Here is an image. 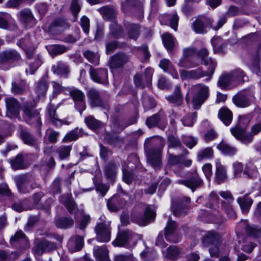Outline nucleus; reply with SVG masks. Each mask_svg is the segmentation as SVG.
<instances>
[{
	"mask_svg": "<svg viewBox=\"0 0 261 261\" xmlns=\"http://www.w3.org/2000/svg\"><path fill=\"white\" fill-rule=\"evenodd\" d=\"M150 141L153 145L147 153V162L155 170L159 169L162 167L161 152L165 144V140L160 137H157L153 139H147L145 142Z\"/></svg>",
	"mask_w": 261,
	"mask_h": 261,
	"instance_id": "f257e3e1",
	"label": "nucleus"
},
{
	"mask_svg": "<svg viewBox=\"0 0 261 261\" xmlns=\"http://www.w3.org/2000/svg\"><path fill=\"white\" fill-rule=\"evenodd\" d=\"M139 236L129 230H125L119 233L116 239L112 242L115 247H125L130 248L136 245Z\"/></svg>",
	"mask_w": 261,
	"mask_h": 261,
	"instance_id": "f03ea898",
	"label": "nucleus"
},
{
	"mask_svg": "<svg viewBox=\"0 0 261 261\" xmlns=\"http://www.w3.org/2000/svg\"><path fill=\"white\" fill-rule=\"evenodd\" d=\"M110 32L107 36L106 42L107 54L113 52L118 46L116 41H113V39L120 38L123 36V31L119 25L115 22H112L110 25Z\"/></svg>",
	"mask_w": 261,
	"mask_h": 261,
	"instance_id": "7ed1b4c3",
	"label": "nucleus"
},
{
	"mask_svg": "<svg viewBox=\"0 0 261 261\" xmlns=\"http://www.w3.org/2000/svg\"><path fill=\"white\" fill-rule=\"evenodd\" d=\"M196 93L193 96L192 102L195 109H198L208 95V87L203 84H198L191 88Z\"/></svg>",
	"mask_w": 261,
	"mask_h": 261,
	"instance_id": "20e7f679",
	"label": "nucleus"
},
{
	"mask_svg": "<svg viewBox=\"0 0 261 261\" xmlns=\"http://www.w3.org/2000/svg\"><path fill=\"white\" fill-rule=\"evenodd\" d=\"M96 240L100 242H108L111 239V227L110 222L104 221L98 223L95 227Z\"/></svg>",
	"mask_w": 261,
	"mask_h": 261,
	"instance_id": "39448f33",
	"label": "nucleus"
},
{
	"mask_svg": "<svg viewBox=\"0 0 261 261\" xmlns=\"http://www.w3.org/2000/svg\"><path fill=\"white\" fill-rule=\"evenodd\" d=\"M23 112L25 115L24 118L28 123L34 124L38 128L41 127L42 123L38 112L33 107H31L28 102L23 104Z\"/></svg>",
	"mask_w": 261,
	"mask_h": 261,
	"instance_id": "423d86ee",
	"label": "nucleus"
},
{
	"mask_svg": "<svg viewBox=\"0 0 261 261\" xmlns=\"http://www.w3.org/2000/svg\"><path fill=\"white\" fill-rule=\"evenodd\" d=\"M129 59L126 54L122 52L117 53L110 57L108 65L112 70L122 68L129 61Z\"/></svg>",
	"mask_w": 261,
	"mask_h": 261,
	"instance_id": "0eeeda50",
	"label": "nucleus"
},
{
	"mask_svg": "<svg viewBox=\"0 0 261 261\" xmlns=\"http://www.w3.org/2000/svg\"><path fill=\"white\" fill-rule=\"evenodd\" d=\"M19 22L25 28H29L34 27L36 23L32 11L29 9L21 10L17 14Z\"/></svg>",
	"mask_w": 261,
	"mask_h": 261,
	"instance_id": "6e6552de",
	"label": "nucleus"
},
{
	"mask_svg": "<svg viewBox=\"0 0 261 261\" xmlns=\"http://www.w3.org/2000/svg\"><path fill=\"white\" fill-rule=\"evenodd\" d=\"M190 199L185 197L182 200L173 202L171 206V210L173 215L177 217H181L187 215L189 208Z\"/></svg>",
	"mask_w": 261,
	"mask_h": 261,
	"instance_id": "1a4fd4ad",
	"label": "nucleus"
},
{
	"mask_svg": "<svg viewBox=\"0 0 261 261\" xmlns=\"http://www.w3.org/2000/svg\"><path fill=\"white\" fill-rule=\"evenodd\" d=\"M69 94L74 102L75 108L80 113H82L86 109L84 93L77 89L72 88L69 90Z\"/></svg>",
	"mask_w": 261,
	"mask_h": 261,
	"instance_id": "9d476101",
	"label": "nucleus"
},
{
	"mask_svg": "<svg viewBox=\"0 0 261 261\" xmlns=\"http://www.w3.org/2000/svg\"><path fill=\"white\" fill-rule=\"evenodd\" d=\"M89 73L94 82L104 85L108 84V72L107 69H95L91 66Z\"/></svg>",
	"mask_w": 261,
	"mask_h": 261,
	"instance_id": "9b49d317",
	"label": "nucleus"
},
{
	"mask_svg": "<svg viewBox=\"0 0 261 261\" xmlns=\"http://www.w3.org/2000/svg\"><path fill=\"white\" fill-rule=\"evenodd\" d=\"M177 225L172 220H169L165 228V236L167 241L171 243H177L179 241L181 236L176 232Z\"/></svg>",
	"mask_w": 261,
	"mask_h": 261,
	"instance_id": "f8f14e48",
	"label": "nucleus"
},
{
	"mask_svg": "<svg viewBox=\"0 0 261 261\" xmlns=\"http://www.w3.org/2000/svg\"><path fill=\"white\" fill-rule=\"evenodd\" d=\"M253 97L254 92H251L248 94L246 91L239 92L232 97V101L234 104L238 107L244 108L248 107L250 105V100L248 96Z\"/></svg>",
	"mask_w": 261,
	"mask_h": 261,
	"instance_id": "ddd939ff",
	"label": "nucleus"
},
{
	"mask_svg": "<svg viewBox=\"0 0 261 261\" xmlns=\"http://www.w3.org/2000/svg\"><path fill=\"white\" fill-rule=\"evenodd\" d=\"M18 192L21 194L29 193L31 191L30 188V177L27 175L18 176L15 178Z\"/></svg>",
	"mask_w": 261,
	"mask_h": 261,
	"instance_id": "4468645a",
	"label": "nucleus"
},
{
	"mask_svg": "<svg viewBox=\"0 0 261 261\" xmlns=\"http://www.w3.org/2000/svg\"><path fill=\"white\" fill-rule=\"evenodd\" d=\"M153 70L151 68H147L145 70V80L142 81V76L141 74H136L134 79V83L138 87L143 88L145 86H150L152 81Z\"/></svg>",
	"mask_w": 261,
	"mask_h": 261,
	"instance_id": "2eb2a0df",
	"label": "nucleus"
},
{
	"mask_svg": "<svg viewBox=\"0 0 261 261\" xmlns=\"http://www.w3.org/2000/svg\"><path fill=\"white\" fill-rule=\"evenodd\" d=\"M212 68L207 67V69L204 71L202 68H199L195 70H191V79H199L203 77H207L206 81H209L212 77L215 72V64L212 63Z\"/></svg>",
	"mask_w": 261,
	"mask_h": 261,
	"instance_id": "dca6fc26",
	"label": "nucleus"
},
{
	"mask_svg": "<svg viewBox=\"0 0 261 261\" xmlns=\"http://www.w3.org/2000/svg\"><path fill=\"white\" fill-rule=\"evenodd\" d=\"M232 79L230 72H223L219 77L217 86L222 90H229L235 87Z\"/></svg>",
	"mask_w": 261,
	"mask_h": 261,
	"instance_id": "f3484780",
	"label": "nucleus"
},
{
	"mask_svg": "<svg viewBox=\"0 0 261 261\" xmlns=\"http://www.w3.org/2000/svg\"><path fill=\"white\" fill-rule=\"evenodd\" d=\"M11 245L16 248H25L28 247L27 238L21 231H17L10 239Z\"/></svg>",
	"mask_w": 261,
	"mask_h": 261,
	"instance_id": "a211bd4d",
	"label": "nucleus"
},
{
	"mask_svg": "<svg viewBox=\"0 0 261 261\" xmlns=\"http://www.w3.org/2000/svg\"><path fill=\"white\" fill-rule=\"evenodd\" d=\"M57 246L55 243L47 240H43L37 243L34 247V252L38 255H42L45 252L55 250Z\"/></svg>",
	"mask_w": 261,
	"mask_h": 261,
	"instance_id": "6ab92c4d",
	"label": "nucleus"
},
{
	"mask_svg": "<svg viewBox=\"0 0 261 261\" xmlns=\"http://www.w3.org/2000/svg\"><path fill=\"white\" fill-rule=\"evenodd\" d=\"M177 182L191 189L193 192L203 185L202 180L197 175H193L188 179L178 180Z\"/></svg>",
	"mask_w": 261,
	"mask_h": 261,
	"instance_id": "aec40b11",
	"label": "nucleus"
},
{
	"mask_svg": "<svg viewBox=\"0 0 261 261\" xmlns=\"http://www.w3.org/2000/svg\"><path fill=\"white\" fill-rule=\"evenodd\" d=\"M20 59V55L15 49L7 50L0 53V63L3 64L10 60L17 61Z\"/></svg>",
	"mask_w": 261,
	"mask_h": 261,
	"instance_id": "412c9836",
	"label": "nucleus"
},
{
	"mask_svg": "<svg viewBox=\"0 0 261 261\" xmlns=\"http://www.w3.org/2000/svg\"><path fill=\"white\" fill-rule=\"evenodd\" d=\"M7 110V115L10 117L17 116L19 115V104L17 100L13 97L5 99Z\"/></svg>",
	"mask_w": 261,
	"mask_h": 261,
	"instance_id": "4be33fe9",
	"label": "nucleus"
},
{
	"mask_svg": "<svg viewBox=\"0 0 261 261\" xmlns=\"http://www.w3.org/2000/svg\"><path fill=\"white\" fill-rule=\"evenodd\" d=\"M210 25H211V19L205 16H201L193 22L192 27L197 33H202L204 28Z\"/></svg>",
	"mask_w": 261,
	"mask_h": 261,
	"instance_id": "5701e85b",
	"label": "nucleus"
},
{
	"mask_svg": "<svg viewBox=\"0 0 261 261\" xmlns=\"http://www.w3.org/2000/svg\"><path fill=\"white\" fill-rule=\"evenodd\" d=\"M166 98L169 103L173 104L175 106H180L183 102V96L180 86L176 85L173 93L166 96Z\"/></svg>",
	"mask_w": 261,
	"mask_h": 261,
	"instance_id": "b1692460",
	"label": "nucleus"
},
{
	"mask_svg": "<svg viewBox=\"0 0 261 261\" xmlns=\"http://www.w3.org/2000/svg\"><path fill=\"white\" fill-rule=\"evenodd\" d=\"M230 73L232 79L233 84L235 87L248 80V77L246 75L245 73L240 68H237L230 71Z\"/></svg>",
	"mask_w": 261,
	"mask_h": 261,
	"instance_id": "393cba45",
	"label": "nucleus"
},
{
	"mask_svg": "<svg viewBox=\"0 0 261 261\" xmlns=\"http://www.w3.org/2000/svg\"><path fill=\"white\" fill-rule=\"evenodd\" d=\"M87 95L92 107H103V102L100 98L98 91L96 89L93 88L89 89Z\"/></svg>",
	"mask_w": 261,
	"mask_h": 261,
	"instance_id": "a878e982",
	"label": "nucleus"
},
{
	"mask_svg": "<svg viewBox=\"0 0 261 261\" xmlns=\"http://www.w3.org/2000/svg\"><path fill=\"white\" fill-rule=\"evenodd\" d=\"M108 253L109 251L106 245L94 247L93 255L96 261H110Z\"/></svg>",
	"mask_w": 261,
	"mask_h": 261,
	"instance_id": "bb28decb",
	"label": "nucleus"
},
{
	"mask_svg": "<svg viewBox=\"0 0 261 261\" xmlns=\"http://www.w3.org/2000/svg\"><path fill=\"white\" fill-rule=\"evenodd\" d=\"M198 56L200 58V63L203 64L206 67H209L212 68V63L215 64V69L217 66V62L215 60H213L212 58H207L209 54L208 50L206 48H202L200 49L198 51H197Z\"/></svg>",
	"mask_w": 261,
	"mask_h": 261,
	"instance_id": "cd10ccee",
	"label": "nucleus"
},
{
	"mask_svg": "<svg viewBox=\"0 0 261 261\" xmlns=\"http://www.w3.org/2000/svg\"><path fill=\"white\" fill-rule=\"evenodd\" d=\"M216 163V179L218 184L223 182L227 178L226 170L225 167L222 165L219 159L215 160Z\"/></svg>",
	"mask_w": 261,
	"mask_h": 261,
	"instance_id": "c85d7f7f",
	"label": "nucleus"
},
{
	"mask_svg": "<svg viewBox=\"0 0 261 261\" xmlns=\"http://www.w3.org/2000/svg\"><path fill=\"white\" fill-rule=\"evenodd\" d=\"M200 64L198 58L182 56L179 61L178 66L186 68H193L197 67Z\"/></svg>",
	"mask_w": 261,
	"mask_h": 261,
	"instance_id": "c756f323",
	"label": "nucleus"
},
{
	"mask_svg": "<svg viewBox=\"0 0 261 261\" xmlns=\"http://www.w3.org/2000/svg\"><path fill=\"white\" fill-rule=\"evenodd\" d=\"M60 201L65 206L70 214L76 215L79 210L72 198L69 195H64L60 197Z\"/></svg>",
	"mask_w": 261,
	"mask_h": 261,
	"instance_id": "7c9ffc66",
	"label": "nucleus"
},
{
	"mask_svg": "<svg viewBox=\"0 0 261 261\" xmlns=\"http://www.w3.org/2000/svg\"><path fill=\"white\" fill-rule=\"evenodd\" d=\"M202 243L205 246L215 244H220V238L218 234L215 232H207L203 237Z\"/></svg>",
	"mask_w": 261,
	"mask_h": 261,
	"instance_id": "2f4dec72",
	"label": "nucleus"
},
{
	"mask_svg": "<svg viewBox=\"0 0 261 261\" xmlns=\"http://www.w3.org/2000/svg\"><path fill=\"white\" fill-rule=\"evenodd\" d=\"M124 204V200L117 196H114L107 202V206L111 212H116Z\"/></svg>",
	"mask_w": 261,
	"mask_h": 261,
	"instance_id": "473e14b6",
	"label": "nucleus"
},
{
	"mask_svg": "<svg viewBox=\"0 0 261 261\" xmlns=\"http://www.w3.org/2000/svg\"><path fill=\"white\" fill-rule=\"evenodd\" d=\"M84 239L81 236H76L74 239H71L68 242L67 245L71 251H77L80 250L83 247Z\"/></svg>",
	"mask_w": 261,
	"mask_h": 261,
	"instance_id": "72a5a7b5",
	"label": "nucleus"
},
{
	"mask_svg": "<svg viewBox=\"0 0 261 261\" xmlns=\"http://www.w3.org/2000/svg\"><path fill=\"white\" fill-rule=\"evenodd\" d=\"M218 117L226 125H229L232 120V113L227 108H221L218 113Z\"/></svg>",
	"mask_w": 261,
	"mask_h": 261,
	"instance_id": "f704fd0d",
	"label": "nucleus"
},
{
	"mask_svg": "<svg viewBox=\"0 0 261 261\" xmlns=\"http://www.w3.org/2000/svg\"><path fill=\"white\" fill-rule=\"evenodd\" d=\"M125 27L127 30L128 37L136 40L140 35V26L138 24L128 22L125 24Z\"/></svg>",
	"mask_w": 261,
	"mask_h": 261,
	"instance_id": "c9c22d12",
	"label": "nucleus"
},
{
	"mask_svg": "<svg viewBox=\"0 0 261 261\" xmlns=\"http://www.w3.org/2000/svg\"><path fill=\"white\" fill-rule=\"evenodd\" d=\"M103 19L113 21L114 20L116 13L115 10L108 6H104L98 9Z\"/></svg>",
	"mask_w": 261,
	"mask_h": 261,
	"instance_id": "e433bc0d",
	"label": "nucleus"
},
{
	"mask_svg": "<svg viewBox=\"0 0 261 261\" xmlns=\"http://www.w3.org/2000/svg\"><path fill=\"white\" fill-rule=\"evenodd\" d=\"M155 217V213L153 208L150 206L146 207L144 215L138 223L141 225H145L153 220Z\"/></svg>",
	"mask_w": 261,
	"mask_h": 261,
	"instance_id": "4c0bfd02",
	"label": "nucleus"
},
{
	"mask_svg": "<svg viewBox=\"0 0 261 261\" xmlns=\"http://www.w3.org/2000/svg\"><path fill=\"white\" fill-rule=\"evenodd\" d=\"M49 54L51 56H57L67 51L69 48L60 44L50 45L47 47Z\"/></svg>",
	"mask_w": 261,
	"mask_h": 261,
	"instance_id": "58836bf2",
	"label": "nucleus"
},
{
	"mask_svg": "<svg viewBox=\"0 0 261 261\" xmlns=\"http://www.w3.org/2000/svg\"><path fill=\"white\" fill-rule=\"evenodd\" d=\"M237 202L239 204L243 212H247L253 203V200L247 195L239 197Z\"/></svg>",
	"mask_w": 261,
	"mask_h": 261,
	"instance_id": "ea45409f",
	"label": "nucleus"
},
{
	"mask_svg": "<svg viewBox=\"0 0 261 261\" xmlns=\"http://www.w3.org/2000/svg\"><path fill=\"white\" fill-rule=\"evenodd\" d=\"M20 136L24 144L33 146L35 144V140L28 130L22 127L20 128Z\"/></svg>",
	"mask_w": 261,
	"mask_h": 261,
	"instance_id": "a19ab883",
	"label": "nucleus"
},
{
	"mask_svg": "<svg viewBox=\"0 0 261 261\" xmlns=\"http://www.w3.org/2000/svg\"><path fill=\"white\" fill-rule=\"evenodd\" d=\"M217 147L222 153L227 155H233L235 154L237 151L235 147L231 146L223 142H220L217 145Z\"/></svg>",
	"mask_w": 261,
	"mask_h": 261,
	"instance_id": "79ce46f5",
	"label": "nucleus"
},
{
	"mask_svg": "<svg viewBox=\"0 0 261 261\" xmlns=\"http://www.w3.org/2000/svg\"><path fill=\"white\" fill-rule=\"evenodd\" d=\"M48 88V84L46 80L43 79H41L36 83L35 91L39 97L45 95Z\"/></svg>",
	"mask_w": 261,
	"mask_h": 261,
	"instance_id": "37998d69",
	"label": "nucleus"
},
{
	"mask_svg": "<svg viewBox=\"0 0 261 261\" xmlns=\"http://www.w3.org/2000/svg\"><path fill=\"white\" fill-rule=\"evenodd\" d=\"M50 27L52 29H58L63 31L69 27V24L63 18H59L55 19L50 24Z\"/></svg>",
	"mask_w": 261,
	"mask_h": 261,
	"instance_id": "c03bdc74",
	"label": "nucleus"
},
{
	"mask_svg": "<svg viewBox=\"0 0 261 261\" xmlns=\"http://www.w3.org/2000/svg\"><path fill=\"white\" fill-rule=\"evenodd\" d=\"M232 203L233 202H226L223 200L221 201V204L222 209L225 211L228 217L234 219L236 218V214L232 207Z\"/></svg>",
	"mask_w": 261,
	"mask_h": 261,
	"instance_id": "a18cd8bd",
	"label": "nucleus"
},
{
	"mask_svg": "<svg viewBox=\"0 0 261 261\" xmlns=\"http://www.w3.org/2000/svg\"><path fill=\"white\" fill-rule=\"evenodd\" d=\"M83 55L91 63L95 65L99 64L100 56L98 53L87 50L84 52Z\"/></svg>",
	"mask_w": 261,
	"mask_h": 261,
	"instance_id": "49530a36",
	"label": "nucleus"
},
{
	"mask_svg": "<svg viewBox=\"0 0 261 261\" xmlns=\"http://www.w3.org/2000/svg\"><path fill=\"white\" fill-rule=\"evenodd\" d=\"M73 220L71 218L62 217L57 219L55 224L58 228H68L73 225Z\"/></svg>",
	"mask_w": 261,
	"mask_h": 261,
	"instance_id": "de8ad7c7",
	"label": "nucleus"
},
{
	"mask_svg": "<svg viewBox=\"0 0 261 261\" xmlns=\"http://www.w3.org/2000/svg\"><path fill=\"white\" fill-rule=\"evenodd\" d=\"M180 251L175 246H172L166 249V256L170 259H177L180 256Z\"/></svg>",
	"mask_w": 261,
	"mask_h": 261,
	"instance_id": "09e8293b",
	"label": "nucleus"
},
{
	"mask_svg": "<svg viewBox=\"0 0 261 261\" xmlns=\"http://www.w3.org/2000/svg\"><path fill=\"white\" fill-rule=\"evenodd\" d=\"M118 164L114 162L109 163L105 167V174L107 178L112 179L116 175Z\"/></svg>",
	"mask_w": 261,
	"mask_h": 261,
	"instance_id": "8fccbe9b",
	"label": "nucleus"
},
{
	"mask_svg": "<svg viewBox=\"0 0 261 261\" xmlns=\"http://www.w3.org/2000/svg\"><path fill=\"white\" fill-rule=\"evenodd\" d=\"M11 90L15 94H21L27 91V86L24 81H21L19 84L12 83Z\"/></svg>",
	"mask_w": 261,
	"mask_h": 261,
	"instance_id": "3c124183",
	"label": "nucleus"
},
{
	"mask_svg": "<svg viewBox=\"0 0 261 261\" xmlns=\"http://www.w3.org/2000/svg\"><path fill=\"white\" fill-rule=\"evenodd\" d=\"M247 234L255 238H261V228L257 226L248 225L245 228Z\"/></svg>",
	"mask_w": 261,
	"mask_h": 261,
	"instance_id": "603ef678",
	"label": "nucleus"
},
{
	"mask_svg": "<svg viewBox=\"0 0 261 261\" xmlns=\"http://www.w3.org/2000/svg\"><path fill=\"white\" fill-rule=\"evenodd\" d=\"M11 165L14 170L24 169L25 166L23 162V158L21 154L17 155L11 162Z\"/></svg>",
	"mask_w": 261,
	"mask_h": 261,
	"instance_id": "864d4df0",
	"label": "nucleus"
},
{
	"mask_svg": "<svg viewBox=\"0 0 261 261\" xmlns=\"http://www.w3.org/2000/svg\"><path fill=\"white\" fill-rule=\"evenodd\" d=\"M142 102L145 111L154 108L156 106V102L155 100L146 94H144L143 95Z\"/></svg>",
	"mask_w": 261,
	"mask_h": 261,
	"instance_id": "5fc2aeb1",
	"label": "nucleus"
},
{
	"mask_svg": "<svg viewBox=\"0 0 261 261\" xmlns=\"http://www.w3.org/2000/svg\"><path fill=\"white\" fill-rule=\"evenodd\" d=\"M162 119V117L159 113L155 114L147 118L146 124L149 128L155 126L160 120Z\"/></svg>",
	"mask_w": 261,
	"mask_h": 261,
	"instance_id": "6e6d98bb",
	"label": "nucleus"
},
{
	"mask_svg": "<svg viewBox=\"0 0 261 261\" xmlns=\"http://www.w3.org/2000/svg\"><path fill=\"white\" fill-rule=\"evenodd\" d=\"M162 40L165 47L168 50L172 49L174 45V39L169 33H165L162 35Z\"/></svg>",
	"mask_w": 261,
	"mask_h": 261,
	"instance_id": "4d7b16f0",
	"label": "nucleus"
},
{
	"mask_svg": "<svg viewBox=\"0 0 261 261\" xmlns=\"http://www.w3.org/2000/svg\"><path fill=\"white\" fill-rule=\"evenodd\" d=\"M72 149L71 145H61L57 149L60 158L63 160L70 155Z\"/></svg>",
	"mask_w": 261,
	"mask_h": 261,
	"instance_id": "13d9d810",
	"label": "nucleus"
},
{
	"mask_svg": "<svg viewBox=\"0 0 261 261\" xmlns=\"http://www.w3.org/2000/svg\"><path fill=\"white\" fill-rule=\"evenodd\" d=\"M85 122L87 125L92 129H95L101 125V122L96 119L92 116H89L85 119Z\"/></svg>",
	"mask_w": 261,
	"mask_h": 261,
	"instance_id": "bf43d9fd",
	"label": "nucleus"
},
{
	"mask_svg": "<svg viewBox=\"0 0 261 261\" xmlns=\"http://www.w3.org/2000/svg\"><path fill=\"white\" fill-rule=\"evenodd\" d=\"M213 155V150L211 147H206L200 150L197 155V158L199 161H202L212 157Z\"/></svg>",
	"mask_w": 261,
	"mask_h": 261,
	"instance_id": "052dcab7",
	"label": "nucleus"
},
{
	"mask_svg": "<svg viewBox=\"0 0 261 261\" xmlns=\"http://www.w3.org/2000/svg\"><path fill=\"white\" fill-rule=\"evenodd\" d=\"M52 71L58 74H66L68 72V69L66 65L62 62H59L57 65L53 66Z\"/></svg>",
	"mask_w": 261,
	"mask_h": 261,
	"instance_id": "680f3d73",
	"label": "nucleus"
},
{
	"mask_svg": "<svg viewBox=\"0 0 261 261\" xmlns=\"http://www.w3.org/2000/svg\"><path fill=\"white\" fill-rule=\"evenodd\" d=\"M197 115L196 113H192L186 115L181 119L184 126H192L196 121Z\"/></svg>",
	"mask_w": 261,
	"mask_h": 261,
	"instance_id": "e2e57ef3",
	"label": "nucleus"
},
{
	"mask_svg": "<svg viewBox=\"0 0 261 261\" xmlns=\"http://www.w3.org/2000/svg\"><path fill=\"white\" fill-rule=\"evenodd\" d=\"M79 130L78 128H75L67 134L63 139V142L66 143L74 141L79 138Z\"/></svg>",
	"mask_w": 261,
	"mask_h": 261,
	"instance_id": "0e129e2a",
	"label": "nucleus"
},
{
	"mask_svg": "<svg viewBox=\"0 0 261 261\" xmlns=\"http://www.w3.org/2000/svg\"><path fill=\"white\" fill-rule=\"evenodd\" d=\"M245 128L242 127L238 125L231 128L230 132L231 134L238 140L241 138V137L246 132Z\"/></svg>",
	"mask_w": 261,
	"mask_h": 261,
	"instance_id": "69168bd1",
	"label": "nucleus"
},
{
	"mask_svg": "<svg viewBox=\"0 0 261 261\" xmlns=\"http://www.w3.org/2000/svg\"><path fill=\"white\" fill-rule=\"evenodd\" d=\"M257 170L254 166L252 164H247L244 171V174L246 175L247 177L252 178L257 174Z\"/></svg>",
	"mask_w": 261,
	"mask_h": 261,
	"instance_id": "338daca9",
	"label": "nucleus"
},
{
	"mask_svg": "<svg viewBox=\"0 0 261 261\" xmlns=\"http://www.w3.org/2000/svg\"><path fill=\"white\" fill-rule=\"evenodd\" d=\"M27 202L28 200L25 199L22 201L15 202L12 205V207L13 210L18 212L29 210L30 207L26 205Z\"/></svg>",
	"mask_w": 261,
	"mask_h": 261,
	"instance_id": "774afa93",
	"label": "nucleus"
}]
</instances>
